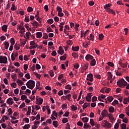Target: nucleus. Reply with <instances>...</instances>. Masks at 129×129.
Returning <instances> with one entry per match:
<instances>
[{"label":"nucleus","instance_id":"obj_1","mask_svg":"<svg viewBox=\"0 0 129 129\" xmlns=\"http://www.w3.org/2000/svg\"><path fill=\"white\" fill-rule=\"evenodd\" d=\"M26 86L29 89H33L35 87V81H28L26 83Z\"/></svg>","mask_w":129,"mask_h":129},{"label":"nucleus","instance_id":"obj_2","mask_svg":"<svg viewBox=\"0 0 129 129\" xmlns=\"http://www.w3.org/2000/svg\"><path fill=\"white\" fill-rule=\"evenodd\" d=\"M7 63H8V57H7V56L0 55V63L7 64Z\"/></svg>","mask_w":129,"mask_h":129},{"label":"nucleus","instance_id":"obj_3","mask_svg":"<svg viewBox=\"0 0 129 129\" xmlns=\"http://www.w3.org/2000/svg\"><path fill=\"white\" fill-rule=\"evenodd\" d=\"M117 85H118L119 87L123 88L127 85V83L126 81H117Z\"/></svg>","mask_w":129,"mask_h":129},{"label":"nucleus","instance_id":"obj_4","mask_svg":"<svg viewBox=\"0 0 129 129\" xmlns=\"http://www.w3.org/2000/svg\"><path fill=\"white\" fill-rule=\"evenodd\" d=\"M87 80L89 81H93V75L90 74L87 75Z\"/></svg>","mask_w":129,"mask_h":129},{"label":"nucleus","instance_id":"obj_5","mask_svg":"<svg viewBox=\"0 0 129 129\" xmlns=\"http://www.w3.org/2000/svg\"><path fill=\"white\" fill-rule=\"evenodd\" d=\"M108 112L106 110H103L101 112V115L103 117H105L107 115Z\"/></svg>","mask_w":129,"mask_h":129},{"label":"nucleus","instance_id":"obj_6","mask_svg":"<svg viewBox=\"0 0 129 129\" xmlns=\"http://www.w3.org/2000/svg\"><path fill=\"white\" fill-rule=\"evenodd\" d=\"M85 59L87 61H90V60H92V59H93V56L90 54H87L85 57Z\"/></svg>","mask_w":129,"mask_h":129},{"label":"nucleus","instance_id":"obj_7","mask_svg":"<svg viewBox=\"0 0 129 129\" xmlns=\"http://www.w3.org/2000/svg\"><path fill=\"white\" fill-rule=\"evenodd\" d=\"M32 26L35 27V28H38V26H40V24L38 23V22L36 21H33V23H31Z\"/></svg>","mask_w":129,"mask_h":129},{"label":"nucleus","instance_id":"obj_8","mask_svg":"<svg viewBox=\"0 0 129 129\" xmlns=\"http://www.w3.org/2000/svg\"><path fill=\"white\" fill-rule=\"evenodd\" d=\"M119 65H120L122 68H126L127 67V62L124 63L119 62Z\"/></svg>","mask_w":129,"mask_h":129},{"label":"nucleus","instance_id":"obj_9","mask_svg":"<svg viewBox=\"0 0 129 129\" xmlns=\"http://www.w3.org/2000/svg\"><path fill=\"white\" fill-rule=\"evenodd\" d=\"M30 46H33L34 48H36V47H38V44L35 43L34 41H30Z\"/></svg>","mask_w":129,"mask_h":129},{"label":"nucleus","instance_id":"obj_10","mask_svg":"<svg viewBox=\"0 0 129 129\" xmlns=\"http://www.w3.org/2000/svg\"><path fill=\"white\" fill-rule=\"evenodd\" d=\"M85 129H87V128H91V126L88 124L87 123H85L84 124V127H83Z\"/></svg>","mask_w":129,"mask_h":129},{"label":"nucleus","instance_id":"obj_11","mask_svg":"<svg viewBox=\"0 0 129 129\" xmlns=\"http://www.w3.org/2000/svg\"><path fill=\"white\" fill-rule=\"evenodd\" d=\"M67 57V54H64L63 55L61 56L60 57V60H61V61H65V60H66Z\"/></svg>","mask_w":129,"mask_h":129},{"label":"nucleus","instance_id":"obj_12","mask_svg":"<svg viewBox=\"0 0 129 129\" xmlns=\"http://www.w3.org/2000/svg\"><path fill=\"white\" fill-rule=\"evenodd\" d=\"M88 106H90V103H85L84 105H83V109H85V108L88 107Z\"/></svg>","mask_w":129,"mask_h":129},{"label":"nucleus","instance_id":"obj_13","mask_svg":"<svg viewBox=\"0 0 129 129\" xmlns=\"http://www.w3.org/2000/svg\"><path fill=\"white\" fill-rule=\"evenodd\" d=\"M42 36H43L42 32H38L36 33V38L40 39V38H42Z\"/></svg>","mask_w":129,"mask_h":129},{"label":"nucleus","instance_id":"obj_14","mask_svg":"<svg viewBox=\"0 0 129 129\" xmlns=\"http://www.w3.org/2000/svg\"><path fill=\"white\" fill-rule=\"evenodd\" d=\"M96 64V61L95 59H93L90 61V65L91 66H95V64Z\"/></svg>","mask_w":129,"mask_h":129},{"label":"nucleus","instance_id":"obj_15","mask_svg":"<svg viewBox=\"0 0 129 129\" xmlns=\"http://www.w3.org/2000/svg\"><path fill=\"white\" fill-rule=\"evenodd\" d=\"M89 119V118L85 117H83L82 118V120L85 123H86L87 122H88V120Z\"/></svg>","mask_w":129,"mask_h":129},{"label":"nucleus","instance_id":"obj_16","mask_svg":"<svg viewBox=\"0 0 129 129\" xmlns=\"http://www.w3.org/2000/svg\"><path fill=\"white\" fill-rule=\"evenodd\" d=\"M36 101H38L39 102V104L40 105H42V103H43V99L41 98H36Z\"/></svg>","mask_w":129,"mask_h":129},{"label":"nucleus","instance_id":"obj_17","mask_svg":"<svg viewBox=\"0 0 129 129\" xmlns=\"http://www.w3.org/2000/svg\"><path fill=\"white\" fill-rule=\"evenodd\" d=\"M72 56H73L74 58H78L79 55H78V53H77V52H73L72 53Z\"/></svg>","mask_w":129,"mask_h":129},{"label":"nucleus","instance_id":"obj_18","mask_svg":"<svg viewBox=\"0 0 129 129\" xmlns=\"http://www.w3.org/2000/svg\"><path fill=\"white\" fill-rule=\"evenodd\" d=\"M72 50L75 52H77L79 51V46H77V47L72 46Z\"/></svg>","mask_w":129,"mask_h":129},{"label":"nucleus","instance_id":"obj_19","mask_svg":"<svg viewBox=\"0 0 129 129\" xmlns=\"http://www.w3.org/2000/svg\"><path fill=\"white\" fill-rule=\"evenodd\" d=\"M7 30H8V25H4L2 26V31L4 32H7Z\"/></svg>","mask_w":129,"mask_h":129},{"label":"nucleus","instance_id":"obj_20","mask_svg":"<svg viewBox=\"0 0 129 129\" xmlns=\"http://www.w3.org/2000/svg\"><path fill=\"white\" fill-rule=\"evenodd\" d=\"M110 7H111V4H106L104 6V9L105 10H107V9H110L109 8H110Z\"/></svg>","mask_w":129,"mask_h":129},{"label":"nucleus","instance_id":"obj_21","mask_svg":"<svg viewBox=\"0 0 129 129\" xmlns=\"http://www.w3.org/2000/svg\"><path fill=\"white\" fill-rule=\"evenodd\" d=\"M114 107L112 106H110L109 107V112L110 113H112V112H114Z\"/></svg>","mask_w":129,"mask_h":129},{"label":"nucleus","instance_id":"obj_22","mask_svg":"<svg viewBox=\"0 0 129 129\" xmlns=\"http://www.w3.org/2000/svg\"><path fill=\"white\" fill-rule=\"evenodd\" d=\"M90 123L92 126H94V125H95V122H94L93 119H90Z\"/></svg>","mask_w":129,"mask_h":129},{"label":"nucleus","instance_id":"obj_23","mask_svg":"<svg viewBox=\"0 0 129 129\" xmlns=\"http://www.w3.org/2000/svg\"><path fill=\"white\" fill-rule=\"evenodd\" d=\"M107 99L109 102H111L113 100V97L112 96H109L107 97Z\"/></svg>","mask_w":129,"mask_h":129},{"label":"nucleus","instance_id":"obj_24","mask_svg":"<svg viewBox=\"0 0 129 129\" xmlns=\"http://www.w3.org/2000/svg\"><path fill=\"white\" fill-rule=\"evenodd\" d=\"M52 124L54 125V127H58V121H53L52 122Z\"/></svg>","mask_w":129,"mask_h":129},{"label":"nucleus","instance_id":"obj_25","mask_svg":"<svg viewBox=\"0 0 129 129\" xmlns=\"http://www.w3.org/2000/svg\"><path fill=\"white\" fill-rule=\"evenodd\" d=\"M9 46H10V44L9 43V42H8V41H6L5 42V49H8L9 48Z\"/></svg>","mask_w":129,"mask_h":129},{"label":"nucleus","instance_id":"obj_26","mask_svg":"<svg viewBox=\"0 0 129 129\" xmlns=\"http://www.w3.org/2000/svg\"><path fill=\"white\" fill-rule=\"evenodd\" d=\"M31 110H32L31 106L28 107V111L27 112V115H30V114H31Z\"/></svg>","mask_w":129,"mask_h":129},{"label":"nucleus","instance_id":"obj_27","mask_svg":"<svg viewBox=\"0 0 129 129\" xmlns=\"http://www.w3.org/2000/svg\"><path fill=\"white\" fill-rule=\"evenodd\" d=\"M108 116L109 118V119L112 120H113V115L111 113L108 114Z\"/></svg>","mask_w":129,"mask_h":129},{"label":"nucleus","instance_id":"obj_28","mask_svg":"<svg viewBox=\"0 0 129 129\" xmlns=\"http://www.w3.org/2000/svg\"><path fill=\"white\" fill-rule=\"evenodd\" d=\"M94 77H95V78H97V79H100V78H101V76H100V75H98L97 74H95L94 75Z\"/></svg>","mask_w":129,"mask_h":129},{"label":"nucleus","instance_id":"obj_29","mask_svg":"<svg viewBox=\"0 0 129 129\" xmlns=\"http://www.w3.org/2000/svg\"><path fill=\"white\" fill-rule=\"evenodd\" d=\"M31 125L30 124H25L23 127V129H29L30 128Z\"/></svg>","mask_w":129,"mask_h":129},{"label":"nucleus","instance_id":"obj_30","mask_svg":"<svg viewBox=\"0 0 129 129\" xmlns=\"http://www.w3.org/2000/svg\"><path fill=\"white\" fill-rule=\"evenodd\" d=\"M56 11L58 12V13H61V12H62V8L59 6H57L56 7Z\"/></svg>","mask_w":129,"mask_h":129},{"label":"nucleus","instance_id":"obj_31","mask_svg":"<svg viewBox=\"0 0 129 129\" xmlns=\"http://www.w3.org/2000/svg\"><path fill=\"white\" fill-rule=\"evenodd\" d=\"M57 53L59 54V55H63V54H64V49H60V50H58Z\"/></svg>","mask_w":129,"mask_h":129},{"label":"nucleus","instance_id":"obj_32","mask_svg":"<svg viewBox=\"0 0 129 129\" xmlns=\"http://www.w3.org/2000/svg\"><path fill=\"white\" fill-rule=\"evenodd\" d=\"M47 23L48 24H53V23H54V20H53V19H49L47 20Z\"/></svg>","mask_w":129,"mask_h":129},{"label":"nucleus","instance_id":"obj_33","mask_svg":"<svg viewBox=\"0 0 129 129\" xmlns=\"http://www.w3.org/2000/svg\"><path fill=\"white\" fill-rule=\"evenodd\" d=\"M26 43H27V40H23L22 42H21L20 46H21V47L22 46L24 47V46L26 45Z\"/></svg>","mask_w":129,"mask_h":129},{"label":"nucleus","instance_id":"obj_34","mask_svg":"<svg viewBox=\"0 0 129 129\" xmlns=\"http://www.w3.org/2000/svg\"><path fill=\"white\" fill-rule=\"evenodd\" d=\"M32 11H34V9H33V8L31 7H28L27 8V11L28 12V13H31V12Z\"/></svg>","mask_w":129,"mask_h":129},{"label":"nucleus","instance_id":"obj_35","mask_svg":"<svg viewBox=\"0 0 129 129\" xmlns=\"http://www.w3.org/2000/svg\"><path fill=\"white\" fill-rule=\"evenodd\" d=\"M24 21L26 22V23H29V22H30V19L29 18V17L25 15Z\"/></svg>","mask_w":129,"mask_h":129},{"label":"nucleus","instance_id":"obj_36","mask_svg":"<svg viewBox=\"0 0 129 129\" xmlns=\"http://www.w3.org/2000/svg\"><path fill=\"white\" fill-rule=\"evenodd\" d=\"M62 122L63 123H66L67 122H68V119L66 117L63 118L62 120Z\"/></svg>","mask_w":129,"mask_h":129},{"label":"nucleus","instance_id":"obj_37","mask_svg":"<svg viewBox=\"0 0 129 129\" xmlns=\"http://www.w3.org/2000/svg\"><path fill=\"white\" fill-rule=\"evenodd\" d=\"M11 76H12V79H14V81L17 79V74L12 75Z\"/></svg>","mask_w":129,"mask_h":129},{"label":"nucleus","instance_id":"obj_38","mask_svg":"<svg viewBox=\"0 0 129 129\" xmlns=\"http://www.w3.org/2000/svg\"><path fill=\"white\" fill-rule=\"evenodd\" d=\"M66 89H69V90H71L72 89V87H71V85H68L65 87Z\"/></svg>","mask_w":129,"mask_h":129},{"label":"nucleus","instance_id":"obj_39","mask_svg":"<svg viewBox=\"0 0 129 129\" xmlns=\"http://www.w3.org/2000/svg\"><path fill=\"white\" fill-rule=\"evenodd\" d=\"M107 65L108 66H110V67H113V66H114V64L113 63V62H111V61H109L107 62Z\"/></svg>","mask_w":129,"mask_h":129},{"label":"nucleus","instance_id":"obj_40","mask_svg":"<svg viewBox=\"0 0 129 129\" xmlns=\"http://www.w3.org/2000/svg\"><path fill=\"white\" fill-rule=\"evenodd\" d=\"M11 10L12 11H16V10H17V8H16L15 4L12 5Z\"/></svg>","mask_w":129,"mask_h":129},{"label":"nucleus","instance_id":"obj_41","mask_svg":"<svg viewBox=\"0 0 129 129\" xmlns=\"http://www.w3.org/2000/svg\"><path fill=\"white\" fill-rule=\"evenodd\" d=\"M25 77L26 78V79H30V78H31V76H30V74L27 73L25 74Z\"/></svg>","mask_w":129,"mask_h":129},{"label":"nucleus","instance_id":"obj_42","mask_svg":"<svg viewBox=\"0 0 129 129\" xmlns=\"http://www.w3.org/2000/svg\"><path fill=\"white\" fill-rule=\"evenodd\" d=\"M71 108H72V110H74V111L77 110V107L74 105H73L72 106Z\"/></svg>","mask_w":129,"mask_h":129},{"label":"nucleus","instance_id":"obj_43","mask_svg":"<svg viewBox=\"0 0 129 129\" xmlns=\"http://www.w3.org/2000/svg\"><path fill=\"white\" fill-rule=\"evenodd\" d=\"M104 37V36L103 35V34H100L99 35V40H100V41H101L102 40V39H103Z\"/></svg>","mask_w":129,"mask_h":129},{"label":"nucleus","instance_id":"obj_44","mask_svg":"<svg viewBox=\"0 0 129 129\" xmlns=\"http://www.w3.org/2000/svg\"><path fill=\"white\" fill-rule=\"evenodd\" d=\"M8 115H11V114H13V110H12V108L8 109Z\"/></svg>","mask_w":129,"mask_h":129},{"label":"nucleus","instance_id":"obj_45","mask_svg":"<svg viewBox=\"0 0 129 129\" xmlns=\"http://www.w3.org/2000/svg\"><path fill=\"white\" fill-rule=\"evenodd\" d=\"M121 129H126V124L125 123H122V125H121Z\"/></svg>","mask_w":129,"mask_h":129},{"label":"nucleus","instance_id":"obj_46","mask_svg":"<svg viewBox=\"0 0 129 129\" xmlns=\"http://www.w3.org/2000/svg\"><path fill=\"white\" fill-rule=\"evenodd\" d=\"M26 106V104L24 102H23L20 106L19 108L21 109L23 108V107H25Z\"/></svg>","mask_w":129,"mask_h":129},{"label":"nucleus","instance_id":"obj_47","mask_svg":"<svg viewBox=\"0 0 129 129\" xmlns=\"http://www.w3.org/2000/svg\"><path fill=\"white\" fill-rule=\"evenodd\" d=\"M25 35L27 37V38L29 39V38H30V36H31V33L30 32H27L26 33Z\"/></svg>","mask_w":129,"mask_h":129},{"label":"nucleus","instance_id":"obj_48","mask_svg":"<svg viewBox=\"0 0 129 129\" xmlns=\"http://www.w3.org/2000/svg\"><path fill=\"white\" fill-rule=\"evenodd\" d=\"M90 38L91 41H93L94 40V35H93L92 34H91L90 35Z\"/></svg>","mask_w":129,"mask_h":129},{"label":"nucleus","instance_id":"obj_49","mask_svg":"<svg viewBox=\"0 0 129 129\" xmlns=\"http://www.w3.org/2000/svg\"><path fill=\"white\" fill-rule=\"evenodd\" d=\"M97 100V97L96 96H94L92 98V102H94L95 101H96Z\"/></svg>","mask_w":129,"mask_h":129},{"label":"nucleus","instance_id":"obj_50","mask_svg":"<svg viewBox=\"0 0 129 129\" xmlns=\"http://www.w3.org/2000/svg\"><path fill=\"white\" fill-rule=\"evenodd\" d=\"M106 127H107V128H110V127H111V123H107L105 124Z\"/></svg>","mask_w":129,"mask_h":129},{"label":"nucleus","instance_id":"obj_51","mask_svg":"<svg viewBox=\"0 0 129 129\" xmlns=\"http://www.w3.org/2000/svg\"><path fill=\"white\" fill-rule=\"evenodd\" d=\"M18 84L19 86H22V85H24V82L23 81H17Z\"/></svg>","mask_w":129,"mask_h":129},{"label":"nucleus","instance_id":"obj_52","mask_svg":"<svg viewBox=\"0 0 129 129\" xmlns=\"http://www.w3.org/2000/svg\"><path fill=\"white\" fill-rule=\"evenodd\" d=\"M27 96L26 95H22L21 97V99L23 100H25V99H27Z\"/></svg>","mask_w":129,"mask_h":129},{"label":"nucleus","instance_id":"obj_53","mask_svg":"<svg viewBox=\"0 0 129 129\" xmlns=\"http://www.w3.org/2000/svg\"><path fill=\"white\" fill-rule=\"evenodd\" d=\"M77 124L78 125H79V126H83V123H82V122L79 121L77 122Z\"/></svg>","mask_w":129,"mask_h":129},{"label":"nucleus","instance_id":"obj_54","mask_svg":"<svg viewBox=\"0 0 129 129\" xmlns=\"http://www.w3.org/2000/svg\"><path fill=\"white\" fill-rule=\"evenodd\" d=\"M49 76H51V77L54 76V72L53 71H49Z\"/></svg>","mask_w":129,"mask_h":129},{"label":"nucleus","instance_id":"obj_55","mask_svg":"<svg viewBox=\"0 0 129 129\" xmlns=\"http://www.w3.org/2000/svg\"><path fill=\"white\" fill-rule=\"evenodd\" d=\"M116 104H118V101L115 100L112 102V105H116Z\"/></svg>","mask_w":129,"mask_h":129},{"label":"nucleus","instance_id":"obj_56","mask_svg":"<svg viewBox=\"0 0 129 129\" xmlns=\"http://www.w3.org/2000/svg\"><path fill=\"white\" fill-rule=\"evenodd\" d=\"M53 19H54L55 22H59V20H60V19H59V17H57V16L54 17Z\"/></svg>","mask_w":129,"mask_h":129},{"label":"nucleus","instance_id":"obj_57","mask_svg":"<svg viewBox=\"0 0 129 129\" xmlns=\"http://www.w3.org/2000/svg\"><path fill=\"white\" fill-rule=\"evenodd\" d=\"M69 30V26H68V25H66L64 26V32L63 33H66V30Z\"/></svg>","mask_w":129,"mask_h":129},{"label":"nucleus","instance_id":"obj_58","mask_svg":"<svg viewBox=\"0 0 129 129\" xmlns=\"http://www.w3.org/2000/svg\"><path fill=\"white\" fill-rule=\"evenodd\" d=\"M88 43L86 42V44L85 43H83V47H84V48H87V47H88Z\"/></svg>","mask_w":129,"mask_h":129},{"label":"nucleus","instance_id":"obj_59","mask_svg":"<svg viewBox=\"0 0 129 129\" xmlns=\"http://www.w3.org/2000/svg\"><path fill=\"white\" fill-rule=\"evenodd\" d=\"M12 87H13L14 88H16L17 87V83L14 82L11 84Z\"/></svg>","mask_w":129,"mask_h":129},{"label":"nucleus","instance_id":"obj_60","mask_svg":"<svg viewBox=\"0 0 129 129\" xmlns=\"http://www.w3.org/2000/svg\"><path fill=\"white\" fill-rule=\"evenodd\" d=\"M122 121H123V122H124V123H127V121H128L127 118L125 117V118H123Z\"/></svg>","mask_w":129,"mask_h":129},{"label":"nucleus","instance_id":"obj_61","mask_svg":"<svg viewBox=\"0 0 129 129\" xmlns=\"http://www.w3.org/2000/svg\"><path fill=\"white\" fill-rule=\"evenodd\" d=\"M48 38V34H47V33H44L43 34V39H47Z\"/></svg>","mask_w":129,"mask_h":129},{"label":"nucleus","instance_id":"obj_62","mask_svg":"<svg viewBox=\"0 0 129 129\" xmlns=\"http://www.w3.org/2000/svg\"><path fill=\"white\" fill-rule=\"evenodd\" d=\"M119 127V124L118 123H116L114 125V129H117Z\"/></svg>","mask_w":129,"mask_h":129},{"label":"nucleus","instance_id":"obj_63","mask_svg":"<svg viewBox=\"0 0 129 129\" xmlns=\"http://www.w3.org/2000/svg\"><path fill=\"white\" fill-rule=\"evenodd\" d=\"M67 43L68 45H71V44H73V42H72V40H69L67 41Z\"/></svg>","mask_w":129,"mask_h":129},{"label":"nucleus","instance_id":"obj_64","mask_svg":"<svg viewBox=\"0 0 129 129\" xmlns=\"http://www.w3.org/2000/svg\"><path fill=\"white\" fill-rule=\"evenodd\" d=\"M14 48L17 50H20V46H18L17 44H15Z\"/></svg>","mask_w":129,"mask_h":129}]
</instances>
